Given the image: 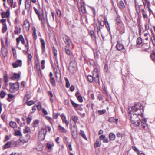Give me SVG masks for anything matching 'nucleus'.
Here are the masks:
<instances>
[{"label": "nucleus", "instance_id": "nucleus-1", "mask_svg": "<svg viewBox=\"0 0 155 155\" xmlns=\"http://www.w3.org/2000/svg\"><path fill=\"white\" fill-rule=\"evenodd\" d=\"M139 103L135 104L131 107L132 113L133 115H136L137 116H141L142 118L144 117L143 113L144 111V107L140 106Z\"/></svg>", "mask_w": 155, "mask_h": 155}, {"label": "nucleus", "instance_id": "nucleus-2", "mask_svg": "<svg viewBox=\"0 0 155 155\" xmlns=\"http://www.w3.org/2000/svg\"><path fill=\"white\" fill-rule=\"evenodd\" d=\"M9 86L10 87L9 91L11 93H14L15 92L19 87V83L18 82H16L14 83L9 84Z\"/></svg>", "mask_w": 155, "mask_h": 155}, {"label": "nucleus", "instance_id": "nucleus-3", "mask_svg": "<svg viewBox=\"0 0 155 155\" xmlns=\"http://www.w3.org/2000/svg\"><path fill=\"white\" fill-rule=\"evenodd\" d=\"M132 123L137 127H140L143 129H145L146 127V126L144 125L145 124L142 121V120L139 119L135 121L134 120Z\"/></svg>", "mask_w": 155, "mask_h": 155}, {"label": "nucleus", "instance_id": "nucleus-4", "mask_svg": "<svg viewBox=\"0 0 155 155\" xmlns=\"http://www.w3.org/2000/svg\"><path fill=\"white\" fill-rule=\"evenodd\" d=\"M46 19H45V17L43 14H40L38 16L39 18V19L41 21V22L43 25H45L46 22H47L48 24V19L47 18L46 12Z\"/></svg>", "mask_w": 155, "mask_h": 155}, {"label": "nucleus", "instance_id": "nucleus-5", "mask_svg": "<svg viewBox=\"0 0 155 155\" xmlns=\"http://www.w3.org/2000/svg\"><path fill=\"white\" fill-rule=\"evenodd\" d=\"M47 129L45 128H42L40 131L38 136L39 137H42V138L41 140H43L45 138V135L47 132Z\"/></svg>", "mask_w": 155, "mask_h": 155}, {"label": "nucleus", "instance_id": "nucleus-6", "mask_svg": "<svg viewBox=\"0 0 155 155\" xmlns=\"http://www.w3.org/2000/svg\"><path fill=\"white\" fill-rule=\"evenodd\" d=\"M2 48L1 49V52L2 56L4 58H5L7 55L8 54V51L6 48H5V46L2 44Z\"/></svg>", "mask_w": 155, "mask_h": 155}, {"label": "nucleus", "instance_id": "nucleus-7", "mask_svg": "<svg viewBox=\"0 0 155 155\" xmlns=\"http://www.w3.org/2000/svg\"><path fill=\"white\" fill-rule=\"evenodd\" d=\"M13 67L14 68H16L18 66H21L22 65V61L20 60H18L12 64Z\"/></svg>", "mask_w": 155, "mask_h": 155}, {"label": "nucleus", "instance_id": "nucleus-8", "mask_svg": "<svg viewBox=\"0 0 155 155\" xmlns=\"http://www.w3.org/2000/svg\"><path fill=\"white\" fill-rule=\"evenodd\" d=\"M20 41H21L22 44H25V41L22 35H20L19 37L16 38V41L17 45H19Z\"/></svg>", "mask_w": 155, "mask_h": 155}, {"label": "nucleus", "instance_id": "nucleus-9", "mask_svg": "<svg viewBox=\"0 0 155 155\" xmlns=\"http://www.w3.org/2000/svg\"><path fill=\"white\" fill-rule=\"evenodd\" d=\"M63 40L65 44L67 45L68 46L70 47L71 44L72 43V41L67 36L64 37Z\"/></svg>", "mask_w": 155, "mask_h": 155}, {"label": "nucleus", "instance_id": "nucleus-10", "mask_svg": "<svg viewBox=\"0 0 155 155\" xmlns=\"http://www.w3.org/2000/svg\"><path fill=\"white\" fill-rule=\"evenodd\" d=\"M100 139L103 141L104 143H108L109 142V140L106 137L105 135H101L100 136Z\"/></svg>", "mask_w": 155, "mask_h": 155}, {"label": "nucleus", "instance_id": "nucleus-11", "mask_svg": "<svg viewBox=\"0 0 155 155\" xmlns=\"http://www.w3.org/2000/svg\"><path fill=\"white\" fill-rule=\"evenodd\" d=\"M116 47L118 51H121L124 48V46L122 44H121L120 42H118L116 45Z\"/></svg>", "mask_w": 155, "mask_h": 155}, {"label": "nucleus", "instance_id": "nucleus-12", "mask_svg": "<svg viewBox=\"0 0 155 155\" xmlns=\"http://www.w3.org/2000/svg\"><path fill=\"white\" fill-rule=\"evenodd\" d=\"M61 119L63 122H65L67 126H68L69 122L67 121L66 118V116L64 114H61Z\"/></svg>", "mask_w": 155, "mask_h": 155}, {"label": "nucleus", "instance_id": "nucleus-13", "mask_svg": "<svg viewBox=\"0 0 155 155\" xmlns=\"http://www.w3.org/2000/svg\"><path fill=\"white\" fill-rule=\"evenodd\" d=\"M7 1L11 7L15 8L16 6V3L15 2H13V0H7Z\"/></svg>", "mask_w": 155, "mask_h": 155}, {"label": "nucleus", "instance_id": "nucleus-14", "mask_svg": "<svg viewBox=\"0 0 155 155\" xmlns=\"http://www.w3.org/2000/svg\"><path fill=\"white\" fill-rule=\"evenodd\" d=\"M42 47V52L44 53L45 51V44L44 41L43 39H42L41 40Z\"/></svg>", "mask_w": 155, "mask_h": 155}, {"label": "nucleus", "instance_id": "nucleus-15", "mask_svg": "<svg viewBox=\"0 0 155 155\" xmlns=\"http://www.w3.org/2000/svg\"><path fill=\"white\" fill-rule=\"evenodd\" d=\"M9 11L8 10L5 12H2L1 14V16L2 18H4L5 17H8L9 16Z\"/></svg>", "mask_w": 155, "mask_h": 155}, {"label": "nucleus", "instance_id": "nucleus-16", "mask_svg": "<svg viewBox=\"0 0 155 155\" xmlns=\"http://www.w3.org/2000/svg\"><path fill=\"white\" fill-rule=\"evenodd\" d=\"M109 137L110 140L113 141L116 138V136L114 134L111 132L109 134Z\"/></svg>", "mask_w": 155, "mask_h": 155}, {"label": "nucleus", "instance_id": "nucleus-17", "mask_svg": "<svg viewBox=\"0 0 155 155\" xmlns=\"http://www.w3.org/2000/svg\"><path fill=\"white\" fill-rule=\"evenodd\" d=\"M76 126V124H74L73 126H72V124H71V127H70V129L71 132H74L77 131Z\"/></svg>", "mask_w": 155, "mask_h": 155}, {"label": "nucleus", "instance_id": "nucleus-18", "mask_svg": "<svg viewBox=\"0 0 155 155\" xmlns=\"http://www.w3.org/2000/svg\"><path fill=\"white\" fill-rule=\"evenodd\" d=\"M87 78L88 81L90 82H92L93 81H96V78H93L92 76L91 75H88L87 77Z\"/></svg>", "mask_w": 155, "mask_h": 155}, {"label": "nucleus", "instance_id": "nucleus-19", "mask_svg": "<svg viewBox=\"0 0 155 155\" xmlns=\"http://www.w3.org/2000/svg\"><path fill=\"white\" fill-rule=\"evenodd\" d=\"M25 10H26L27 11V13L26 15H27V16H28L30 15H31V11L30 10V8L31 7H27V5L26 4L25 5Z\"/></svg>", "mask_w": 155, "mask_h": 155}, {"label": "nucleus", "instance_id": "nucleus-20", "mask_svg": "<svg viewBox=\"0 0 155 155\" xmlns=\"http://www.w3.org/2000/svg\"><path fill=\"white\" fill-rule=\"evenodd\" d=\"M21 28L18 26L15 27V29L14 31V33L15 34H18L21 32Z\"/></svg>", "mask_w": 155, "mask_h": 155}, {"label": "nucleus", "instance_id": "nucleus-21", "mask_svg": "<svg viewBox=\"0 0 155 155\" xmlns=\"http://www.w3.org/2000/svg\"><path fill=\"white\" fill-rule=\"evenodd\" d=\"M9 126L12 128L17 127V124L15 122L11 121L9 122Z\"/></svg>", "mask_w": 155, "mask_h": 155}, {"label": "nucleus", "instance_id": "nucleus-22", "mask_svg": "<svg viewBox=\"0 0 155 155\" xmlns=\"http://www.w3.org/2000/svg\"><path fill=\"white\" fill-rule=\"evenodd\" d=\"M108 120L110 122H115L117 123L118 119L114 118V117H110L109 119Z\"/></svg>", "mask_w": 155, "mask_h": 155}, {"label": "nucleus", "instance_id": "nucleus-23", "mask_svg": "<svg viewBox=\"0 0 155 155\" xmlns=\"http://www.w3.org/2000/svg\"><path fill=\"white\" fill-rule=\"evenodd\" d=\"M118 5L120 8L121 9L124 8L125 7L124 4L122 0L119 1Z\"/></svg>", "mask_w": 155, "mask_h": 155}, {"label": "nucleus", "instance_id": "nucleus-24", "mask_svg": "<svg viewBox=\"0 0 155 155\" xmlns=\"http://www.w3.org/2000/svg\"><path fill=\"white\" fill-rule=\"evenodd\" d=\"M80 135L83 138L85 139V140H87V139L86 136L84 132L82 130H81Z\"/></svg>", "mask_w": 155, "mask_h": 155}, {"label": "nucleus", "instance_id": "nucleus-25", "mask_svg": "<svg viewBox=\"0 0 155 155\" xmlns=\"http://www.w3.org/2000/svg\"><path fill=\"white\" fill-rule=\"evenodd\" d=\"M11 142L9 141L3 147L4 149H5L9 148L11 146Z\"/></svg>", "mask_w": 155, "mask_h": 155}, {"label": "nucleus", "instance_id": "nucleus-26", "mask_svg": "<svg viewBox=\"0 0 155 155\" xmlns=\"http://www.w3.org/2000/svg\"><path fill=\"white\" fill-rule=\"evenodd\" d=\"M24 25L26 27H28V29H29L30 27V24L28 21L27 20H25L24 22Z\"/></svg>", "mask_w": 155, "mask_h": 155}, {"label": "nucleus", "instance_id": "nucleus-27", "mask_svg": "<svg viewBox=\"0 0 155 155\" xmlns=\"http://www.w3.org/2000/svg\"><path fill=\"white\" fill-rule=\"evenodd\" d=\"M71 118L72 120L74 122V124H76V123L79 120L78 117L76 116H72Z\"/></svg>", "mask_w": 155, "mask_h": 155}, {"label": "nucleus", "instance_id": "nucleus-28", "mask_svg": "<svg viewBox=\"0 0 155 155\" xmlns=\"http://www.w3.org/2000/svg\"><path fill=\"white\" fill-rule=\"evenodd\" d=\"M150 57L152 61L155 60V51L154 50L152 51V54L150 55Z\"/></svg>", "mask_w": 155, "mask_h": 155}, {"label": "nucleus", "instance_id": "nucleus-29", "mask_svg": "<svg viewBox=\"0 0 155 155\" xmlns=\"http://www.w3.org/2000/svg\"><path fill=\"white\" fill-rule=\"evenodd\" d=\"M104 24L105 25L106 27L108 30H110L109 24L107 19H106V21L104 22Z\"/></svg>", "mask_w": 155, "mask_h": 155}, {"label": "nucleus", "instance_id": "nucleus-30", "mask_svg": "<svg viewBox=\"0 0 155 155\" xmlns=\"http://www.w3.org/2000/svg\"><path fill=\"white\" fill-rule=\"evenodd\" d=\"M142 43V40L141 38L140 37L138 38L136 41L137 45H140Z\"/></svg>", "mask_w": 155, "mask_h": 155}, {"label": "nucleus", "instance_id": "nucleus-31", "mask_svg": "<svg viewBox=\"0 0 155 155\" xmlns=\"http://www.w3.org/2000/svg\"><path fill=\"white\" fill-rule=\"evenodd\" d=\"M59 129L61 130V131L64 133H66L67 132V130L63 127L61 125L59 126Z\"/></svg>", "mask_w": 155, "mask_h": 155}, {"label": "nucleus", "instance_id": "nucleus-32", "mask_svg": "<svg viewBox=\"0 0 155 155\" xmlns=\"http://www.w3.org/2000/svg\"><path fill=\"white\" fill-rule=\"evenodd\" d=\"M6 94V93L4 91H2L0 93V96L1 98H3Z\"/></svg>", "mask_w": 155, "mask_h": 155}, {"label": "nucleus", "instance_id": "nucleus-33", "mask_svg": "<svg viewBox=\"0 0 155 155\" xmlns=\"http://www.w3.org/2000/svg\"><path fill=\"white\" fill-rule=\"evenodd\" d=\"M132 148L134 150L137 152V153L139 155L140 154V152L138 149L135 146L132 147Z\"/></svg>", "mask_w": 155, "mask_h": 155}, {"label": "nucleus", "instance_id": "nucleus-34", "mask_svg": "<svg viewBox=\"0 0 155 155\" xmlns=\"http://www.w3.org/2000/svg\"><path fill=\"white\" fill-rule=\"evenodd\" d=\"M115 21L117 25H118V23H120L121 21L120 20V16H118L115 19Z\"/></svg>", "mask_w": 155, "mask_h": 155}, {"label": "nucleus", "instance_id": "nucleus-35", "mask_svg": "<svg viewBox=\"0 0 155 155\" xmlns=\"http://www.w3.org/2000/svg\"><path fill=\"white\" fill-rule=\"evenodd\" d=\"M66 81V86L67 88H69L70 86V84L68 79L67 78H65Z\"/></svg>", "mask_w": 155, "mask_h": 155}, {"label": "nucleus", "instance_id": "nucleus-36", "mask_svg": "<svg viewBox=\"0 0 155 155\" xmlns=\"http://www.w3.org/2000/svg\"><path fill=\"white\" fill-rule=\"evenodd\" d=\"M106 112V110L105 109H103L102 110H98L97 112L99 115H102Z\"/></svg>", "mask_w": 155, "mask_h": 155}, {"label": "nucleus", "instance_id": "nucleus-37", "mask_svg": "<svg viewBox=\"0 0 155 155\" xmlns=\"http://www.w3.org/2000/svg\"><path fill=\"white\" fill-rule=\"evenodd\" d=\"M91 35L93 39H94L95 41H96V36L94 34V32L93 31H90Z\"/></svg>", "mask_w": 155, "mask_h": 155}, {"label": "nucleus", "instance_id": "nucleus-38", "mask_svg": "<svg viewBox=\"0 0 155 155\" xmlns=\"http://www.w3.org/2000/svg\"><path fill=\"white\" fill-rule=\"evenodd\" d=\"M39 123V121L37 120H36L34 122L33 125V127L35 128L36 127L38 124Z\"/></svg>", "mask_w": 155, "mask_h": 155}, {"label": "nucleus", "instance_id": "nucleus-39", "mask_svg": "<svg viewBox=\"0 0 155 155\" xmlns=\"http://www.w3.org/2000/svg\"><path fill=\"white\" fill-rule=\"evenodd\" d=\"M50 81L52 84V85L55 86V82L54 78L53 77H51Z\"/></svg>", "mask_w": 155, "mask_h": 155}, {"label": "nucleus", "instance_id": "nucleus-40", "mask_svg": "<svg viewBox=\"0 0 155 155\" xmlns=\"http://www.w3.org/2000/svg\"><path fill=\"white\" fill-rule=\"evenodd\" d=\"M73 137L75 139H76L78 137V134L77 131L74 132H71Z\"/></svg>", "mask_w": 155, "mask_h": 155}, {"label": "nucleus", "instance_id": "nucleus-41", "mask_svg": "<svg viewBox=\"0 0 155 155\" xmlns=\"http://www.w3.org/2000/svg\"><path fill=\"white\" fill-rule=\"evenodd\" d=\"M7 30V25L6 24H5V25H3V26L2 28V32L4 33L6 32Z\"/></svg>", "mask_w": 155, "mask_h": 155}, {"label": "nucleus", "instance_id": "nucleus-42", "mask_svg": "<svg viewBox=\"0 0 155 155\" xmlns=\"http://www.w3.org/2000/svg\"><path fill=\"white\" fill-rule=\"evenodd\" d=\"M71 104H72V106L75 108L77 107H78V104L74 103V102L73 101H72V100H71Z\"/></svg>", "mask_w": 155, "mask_h": 155}, {"label": "nucleus", "instance_id": "nucleus-43", "mask_svg": "<svg viewBox=\"0 0 155 155\" xmlns=\"http://www.w3.org/2000/svg\"><path fill=\"white\" fill-rule=\"evenodd\" d=\"M65 50L66 53L68 55H69L70 54L71 52H70V50L68 48H67V47L65 46Z\"/></svg>", "mask_w": 155, "mask_h": 155}, {"label": "nucleus", "instance_id": "nucleus-44", "mask_svg": "<svg viewBox=\"0 0 155 155\" xmlns=\"http://www.w3.org/2000/svg\"><path fill=\"white\" fill-rule=\"evenodd\" d=\"M13 76L14 78L15 79H19L20 77V75L19 74L15 73L14 74Z\"/></svg>", "mask_w": 155, "mask_h": 155}, {"label": "nucleus", "instance_id": "nucleus-45", "mask_svg": "<svg viewBox=\"0 0 155 155\" xmlns=\"http://www.w3.org/2000/svg\"><path fill=\"white\" fill-rule=\"evenodd\" d=\"M33 35L35 39H36L37 38V36L36 35V29L35 28H34V29L33 30Z\"/></svg>", "mask_w": 155, "mask_h": 155}, {"label": "nucleus", "instance_id": "nucleus-46", "mask_svg": "<svg viewBox=\"0 0 155 155\" xmlns=\"http://www.w3.org/2000/svg\"><path fill=\"white\" fill-rule=\"evenodd\" d=\"M15 135L18 136H22V134L21 132L19 130H17L15 132Z\"/></svg>", "mask_w": 155, "mask_h": 155}, {"label": "nucleus", "instance_id": "nucleus-47", "mask_svg": "<svg viewBox=\"0 0 155 155\" xmlns=\"http://www.w3.org/2000/svg\"><path fill=\"white\" fill-rule=\"evenodd\" d=\"M37 109L39 110H41V104L40 102H38V104L36 106Z\"/></svg>", "mask_w": 155, "mask_h": 155}, {"label": "nucleus", "instance_id": "nucleus-48", "mask_svg": "<svg viewBox=\"0 0 155 155\" xmlns=\"http://www.w3.org/2000/svg\"><path fill=\"white\" fill-rule=\"evenodd\" d=\"M26 119L27 120V124L28 125L30 124V123L31 121L32 120V119H31L29 117H27L26 118Z\"/></svg>", "mask_w": 155, "mask_h": 155}, {"label": "nucleus", "instance_id": "nucleus-49", "mask_svg": "<svg viewBox=\"0 0 155 155\" xmlns=\"http://www.w3.org/2000/svg\"><path fill=\"white\" fill-rule=\"evenodd\" d=\"M26 4L27 7H31V2H29L28 1H26L25 5Z\"/></svg>", "mask_w": 155, "mask_h": 155}, {"label": "nucleus", "instance_id": "nucleus-50", "mask_svg": "<svg viewBox=\"0 0 155 155\" xmlns=\"http://www.w3.org/2000/svg\"><path fill=\"white\" fill-rule=\"evenodd\" d=\"M53 49L54 50L53 53H54V55L55 56H56L57 55V50H56L55 48L54 47H53Z\"/></svg>", "mask_w": 155, "mask_h": 155}, {"label": "nucleus", "instance_id": "nucleus-51", "mask_svg": "<svg viewBox=\"0 0 155 155\" xmlns=\"http://www.w3.org/2000/svg\"><path fill=\"white\" fill-rule=\"evenodd\" d=\"M60 115L58 113H56L53 114V118L55 119H57L58 116Z\"/></svg>", "mask_w": 155, "mask_h": 155}, {"label": "nucleus", "instance_id": "nucleus-52", "mask_svg": "<svg viewBox=\"0 0 155 155\" xmlns=\"http://www.w3.org/2000/svg\"><path fill=\"white\" fill-rule=\"evenodd\" d=\"M34 103L33 101L31 100L27 102V104L28 106H31L32 105L34 104Z\"/></svg>", "mask_w": 155, "mask_h": 155}, {"label": "nucleus", "instance_id": "nucleus-53", "mask_svg": "<svg viewBox=\"0 0 155 155\" xmlns=\"http://www.w3.org/2000/svg\"><path fill=\"white\" fill-rule=\"evenodd\" d=\"M34 9L35 12L38 15V16L40 14V12H39L38 11L35 7H34Z\"/></svg>", "mask_w": 155, "mask_h": 155}, {"label": "nucleus", "instance_id": "nucleus-54", "mask_svg": "<svg viewBox=\"0 0 155 155\" xmlns=\"http://www.w3.org/2000/svg\"><path fill=\"white\" fill-rule=\"evenodd\" d=\"M56 12L58 15L60 17L61 15V11L59 10H56Z\"/></svg>", "mask_w": 155, "mask_h": 155}, {"label": "nucleus", "instance_id": "nucleus-55", "mask_svg": "<svg viewBox=\"0 0 155 155\" xmlns=\"http://www.w3.org/2000/svg\"><path fill=\"white\" fill-rule=\"evenodd\" d=\"M78 101L80 102H82L83 101V100L82 99V96H81L78 97V98H77Z\"/></svg>", "mask_w": 155, "mask_h": 155}, {"label": "nucleus", "instance_id": "nucleus-56", "mask_svg": "<svg viewBox=\"0 0 155 155\" xmlns=\"http://www.w3.org/2000/svg\"><path fill=\"white\" fill-rule=\"evenodd\" d=\"M153 39L152 38H151V39L153 45L155 46V37L154 36H153Z\"/></svg>", "mask_w": 155, "mask_h": 155}, {"label": "nucleus", "instance_id": "nucleus-57", "mask_svg": "<svg viewBox=\"0 0 155 155\" xmlns=\"http://www.w3.org/2000/svg\"><path fill=\"white\" fill-rule=\"evenodd\" d=\"M30 129L28 127H26L25 129V133H28L29 132Z\"/></svg>", "mask_w": 155, "mask_h": 155}, {"label": "nucleus", "instance_id": "nucleus-58", "mask_svg": "<svg viewBox=\"0 0 155 155\" xmlns=\"http://www.w3.org/2000/svg\"><path fill=\"white\" fill-rule=\"evenodd\" d=\"M117 137H122V134L121 133L119 132L117 134Z\"/></svg>", "mask_w": 155, "mask_h": 155}, {"label": "nucleus", "instance_id": "nucleus-59", "mask_svg": "<svg viewBox=\"0 0 155 155\" xmlns=\"http://www.w3.org/2000/svg\"><path fill=\"white\" fill-rule=\"evenodd\" d=\"M25 82L24 81H23L21 83V87L24 88L25 87Z\"/></svg>", "mask_w": 155, "mask_h": 155}, {"label": "nucleus", "instance_id": "nucleus-60", "mask_svg": "<svg viewBox=\"0 0 155 155\" xmlns=\"http://www.w3.org/2000/svg\"><path fill=\"white\" fill-rule=\"evenodd\" d=\"M28 64H29V61H31L32 60V56L31 54H29L28 56Z\"/></svg>", "mask_w": 155, "mask_h": 155}, {"label": "nucleus", "instance_id": "nucleus-61", "mask_svg": "<svg viewBox=\"0 0 155 155\" xmlns=\"http://www.w3.org/2000/svg\"><path fill=\"white\" fill-rule=\"evenodd\" d=\"M93 51L94 54V56L95 57H97V50L96 48L95 49H93Z\"/></svg>", "mask_w": 155, "mask_h": 155}, {"label": "nucleus", "instance_id": "nucleus-62", "mask_svg": "<svg viewBox=\"0 0 155 155\" xmlns=\"http://www.w3.org/2000/svg\"><path fill=\"white\" fill-rule=\"evenodd\" d=\"M8 98H12L14 97V96L11 94H8Z\"/></svg>", "mask_w": 155, "mask_h": 155}, {"label": "nucleus", "instance_id": "nucleus-63", "mask_svg": "<svg viewBox=\"0 0 155 155\" xmlns=\"http://www.w3.org/2000/svg\"><path fill=\"white\" fill-rule=\"evenodd\" d=\"M42 111L43 112V113L45 114V115H47L48 114V112H47L46 110L44 108H43L42 109Z\"/></svg>", "mask_w": 155, "mask_h": 155}, {"label": "nucleus", "instance_id": "nucleus-64", "mask_svg": "<svg viewBox=\"0 0 155 155\" xmlns=\"http://www.w3.org/2000/svg\"><path fill=\"white\" fill-rule=\"evenodd\" d=\"M70 90L71 91H73L75 89L73 85H71L70 87Z\"/></svg>", "mask_w": 155, "mask_h": 155}]
</instances>
